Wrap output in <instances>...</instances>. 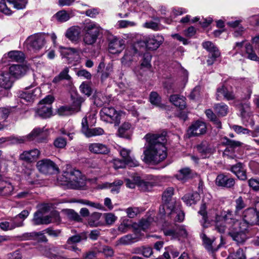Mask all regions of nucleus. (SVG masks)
<instances>
[{
	"label": "nucleus",
	"instance_id": "nucleus-1",
	"mask_svg": "<svg viewBox=\"0 0 259 259\" xmlns=\"http://www.w3.org/2000/svg\"><path fill=\"white\" fill-rule=\"evenodd\" d=\"M207 206L205 203H202L198 211L199 214L202 217L200 221L201 225L204 228H207L212 223L214 224L215 229L220 233H224L228 227V225H230L229 227L234 226L241 225L239 223L238 219L240 215L236 212V210L231 209L224 210L220 214L216 208H212L206 211Z\"/></svg>",
	"mask_w": 259,
	"mask_h": 259
},
{
	"label": "nucleus",
	"instance_id": "nucleus-2",
	"mask_svg": "<svg viewBox=\"0 0 259 259\" xmlns=\"http://www.w3.org/2000/svg\"><path fill=\"white\" fill-rule=\"evenodd\" d=\"M144 138L148 143L144 152L143 160L145 163L158 164L167 157L166 148L164 145L166 142L165 135L148 134Z\"/></svg>",
	"mask_w": 259,
	"mask_h": 259
},
{
	"label": "nucleus",
	"instance_id": "nucleus-3",
	"mask_svg": "<svg viewBox=\"0 0 259 259\" xmlns=\"http://www.w3.org/2000/svg\"><path fill=\"white\" fill-rule=\"evenodd\" d=\"M84 30L83 42L86 45H93L96 42L102 28L97 23L91 22L85 24Z\"/></svg>",
	"mask_w": 259,
	"mask_h": 259
},
{
	"label": "nucleus",
	"instance_id": "nucleus-4",
	"mask_svg": "<svg viewBox=\"0 0 259 259\" xmlns=\"http://www.w3.org/2000/svg\"><path fill=\"white\" fill-rule=\"evenodd\" d=\"M101 119L107 122L118 125L120 122V115L113 107H104L100 112Z\"/></svg>",
	"mask_w": 259,
	"mask_h": 259
},
{
	"label": "nucleus",
	"instance_id": "nucleus-5",
	"mask_svg": "<svg viewBox=\"0 0 259 259\" xmlns=\"http://www.w3.org/2000/svg\"><path fill=\"white\" fill-rule=\"evenodd\" d=\"M54 101L53 96L49 95L40 101L37 110V115L43 118L50 117L52 114V103Z\"/></svg>",
	"mask_w": 259,
	"mask_h": 259
},
{
	"label": "nucleus",
	"instance_id": "nucleus-6",
	"mask_svg": "<svg viewBox=\"0 0 259 259\" xmlns=\"http://www.w3.org/2000/svg\"><path fill=\"white\" fill-rule=\"evenodd\" d=\"M67 175L69 180L67 185L70 188L79 189L85 185L84 179L79 170L74 169L67 173Z\"/></svg>",
	"mask_w": 259,
	"mask_h": 259
},
{
	"label": "nucleus",
	"instance_id": "nucleus-7",
	"mask_svg": "<svg viewBox=\"0 0 259 259\" xmlns=\"http://www.w3.org/2000/svg\"><path fill=\"white\" fill-rule=\"evenodd\" d=\"M36 167L42 174L51 175L59 171V168L56 163L50 159H43L37 162Z\"/></svg>",
	"mask_w": 259,
	"mask_h": 259
},
{
	"label": "nucleus",
	"instance_id": "nucleus-8",
	"mask_svg": "<svg viewBox=\"0 0 259 259\" xmlns=\"http://www.w3.org/2000/svg\"><path fill=\"white\" fill-rule=\"evenodd\" d=\"M242 218L244 221V223L241 224L242 226L259 225V213L253 207L244 210L242 213Z\"/></svg>",
	"mask_w": 259,
	"mask_h": 259
},
{
	"label": "nucleus",
	"instance_id": "nucleus-9",
	"mask_svg": "<svg viewBox=\"0 0 259 259\" xmlns=\"http://www.w3.org/2000/svg\"><path fill=\"white\" fill-rule=\"evenodd\" d=\"M134 180L140 190L144 192L150 191L156 184V180L152 175H147L144 179L140 177H135Z\"/></svg>",
	"mask_w": 259,
	"mask_h": 259
},
{
	"label": "nucleus",
	"instance_id": "nucleus-10",
	"mask_svg": "<svg viewBox=\"0 0 259 259\" xmlns=\"http://www.w3.org/2000/svg\"><path fill=\"white\" fill-rule=\"evenodd\" d=\"M215 183L219 187L232 189L235 186V181L234 178L230 177L229 175L221 173L217 176L215 180Z\"/></svg>",
	"mask_w": 259,
	"mask_h": 259
},
{
	"label": "nucleus",
	"instance_id": "nucleus-11",
	"mask_svg": "<svg viewBox=\"0 0 259 259\" xmlns=\"http://www.w3.org/2000/svg\"><path fill=\"white\" fill-rule=\"evenodd\" d=\"M27 41L33 49L38 51L43 48L46 43L45 35L41 33L34 34L28 37Z\"/></svg>",
	"mask_w": 259,
	"mask_h": 259
},
{
	"label": "nucleus",
	"instance_id": "nucleus-12",
	"mask_svg": "<svg viewBox=\"0 0 259 259\" xmlns=\"http://www.w3.org/2000/svg\"><path fill=\"white\" fill-rule=\"evenodd\" d=\"M13 82L9 73L0 72V94L6 95L8 90L12 87Z\"/></svg>",
	"mask_w": 259,
	"mask_h": 259
},
{
	"label": "nucleus",
	"instance_id": "nucleus-13",
	"mask_svg": "<svg viewBox=\"0 0 259 259\" xmlns=\"http://www.w3.org/2000/svg\"><path fill=\"white\" fill-rule=\"evenodd\" d=\"M206 126L204 122L196 121L192 124L188 130L189 137L199 136L205 133Z\"/></svg>",
	"mask_w": 259,
	"mask_h": 259
},
{
	"label": "nucleus",
	"instance_id": "nucleus-14",
	"mask_svg": "<svg viewBox=\"0 0 259 259\" xmlns=\"http://www.w3.org/2000/svg\"><path fill=\"white\" fill-rule=\"evenodd\" d=\"M239 226L238 230L236 229L229 233L230 236L238 244L243 243L247 238L246 234L247 226Z\"/></svg>",
	"mask_w": 259,
	"mask_h": 259
},
{
	"label": "nucleus",
	"instance_id": "nucleus-15",
	"mask_svg": "<svg viewBox=\"0 0 259 259\" xmlns=\"http://www.w3.org/2000/svg\"><path fill=\"white\" fill-rule=\"evenodd\" d=\"M124 48V41L122 39L113 37L109 40L108 50L110 53H120Z\"/></svg>",
	"mask_w": 259,
	"mask_h": 259
},
{
	"label": "nucleus",
	"instance_id": "nucleus-16",
	"mask_svg": "<svg viewBox=\"0 0 259 259\" xmlns=\"http://www.w3.org/2000/svg\"><path fill=\"white\" fill-rule=\"evenodd\" d=\"M197 151L203 158L209 157L215 152V148L207 141H203L196 147Z\"/></svg>",
	"mask_w": 259,
	"mask_h": 259
},
{
	"label": "nucleus",
	"instance_id": "nucleus-17",
	"mask_svg": "<svg viewBox=\"0 0 259 259\" xmlns=\"http://www.w3.org/2000/svg\"><path fill=\"white\" fill-rule=\"evenodd\" d=\"M164 38L161 35H152L146 38L145 44L149 50H156L162 44Z\"/></svg>",
	"mask_w": 259,
	"mask_h": 259
},
{
	"label": "nucleus",
	"instance_id": "nucleus-18",
	"mask_svg": "<svg viewBox=\"0 0 259 259\" xmlns=\"http://www.w3.org/2000/svg\"><path fill=\"white\" fill-rule=\"evenodd\" d=\"M28 140H35L37 142H42L46 138V133L44 131V128L36 127L34 128L32 132L26 138Z\"/></svg>",
	"mask_w": 259,
	"mask_h": 259
},
{
	"label": "nucleus",
	"instance_id": "nucleus-19",
	"mask_svg": "<svg viewBox=\"0 0 259 259\" xmlns=\"http://www.w3.org/2000/svg\"><path fill=\"white\" fill-rule=\"evenodd\" d=\"M89 150L91 152L97 154L107 155L110 152V149L108 146L99 143L90 144Z\"/></svg>",
	"mask_w": 259,
	"mask_h": 259
},
{
	"label": "nucleus",
	"instance_id": "nucleus-20",
	"mask_svg": "<svg viewBox=\"0 0 259 259\" xmlns=\"http://www.w3.org/2000/svg\"><path fill=\"white\" fill-rule=\"evenodd\" d=\"M27 68L24 65L20 64L12 65L9 67V74L16 78H19L24 76Z\"/></svg>",
	"mask_w": 259,
	"mask_h": 259
},
{
	"label": "nucleus",
	"instance_id": "nucleus-21",
	"mask_svg": "<svg viewBox=\"0 0 259 259\" xmlns=\"http://www.w3.org/2000/svg\"><path fill=\"white\" fill-rule=\"evenodd\" d=\"M230 171L234 174L237 178L241 181H245L247 177L246 170L242 163L238 162L237 164L232 165Z\"/></svg>",
	"mask_w": 259,
	"mask_h": 259
},
{
	"label": "nucleus",
	"instance_id": "nucleus-22",
	"mask_svg": "<svg viewBox=\"0 0 259 259\" xmlns=\"http://www.w3.org/2000/svg\"><path fill=\"white\" fill-rule=\"evenodd\" d=\"M80 29L78 26H72L66 31L65 36L71 42L77 44L79 40Z\"/></svg>",
	"mask_w": 259,
	"mask_h": 259
},
{
	"label": "nucleus",
	"instance_id": "nucleus-23",
	"mask_svg": "<svg viewBox=\"0 0 259 259\" xmlns=\"http://www.w3.org/2000/svg\"><path fill=\"white\" fill-rule=\"evenodd\" d=\"M131 151L125 148H122L120 150V154L125 161L127 165L131 167H135L139 165V162L135 158L130 156Z\"/></svg>",
	"mask_w": 259,
	"mask_h": 259
},
{
	"label": "nucleus",
	"instance_id": "nucleus-24",
	"mask_svg": "<svg viewBox=\"0 0 259 259\" xmlns=\"http://www.w3.org/2000/svg\"><path fill=\"white\" fill-rule=\"evenodd\" d=\"M39 155L40 151L37 149H34L24 151L20 155V159L27 162H32L36 159Z\"/></svg>",
	"mask_w": 259,
	"mask_h": 259
},
{
	"label": "nucleus",
	"instance_id": "nucleus-25",
	"mask_svg": "<svg viewBox=\"0 0 259 259\" xmlns=\"http://www.w3.org/2000/svg\"><path fill=\"white\" fill-rule=\"evenodd\" d=\"M14 188L12 184L6 181L0 182V196L8 197L13 194Z\"/></svg>",
	"mask_w": 259,
	"mask_h": 259
},
{
	"label": "nucleus",
	"instance_id": "nucleus-26",
	"mask_svg": "<svg viewBox=\"0 0 259 259\" xmlns=\"http://www.w3.org/2000/svg\"><path fill=\"white\" fill-rule=\"evenodd\" d=\"M72 104L71 107L74 114L79 112L81 110L82 103L84 101V99L79 95L71 96Z\"/></svg>",
	"mask_w": 259,
	"mask_h": 259
},
{
	"label": "nucleus",
	"instance_id": "nucleus-27",
	"mask_svg": "<svg viewBox=\"0 0 259 259\" xmlns=\"http://www.w3.org/2000/svg\"><path fill=\"white\" fill-rule=\"evenodd\" d=\"M33 221L35 225L49 224L52 223V219H51L50 215L42 216L41 212L39 211L34 213Z\"/></svg>",
	"mask_w": 259,
	"mask_h": 259
},
{
	"label": "nucleus",
	"instance_id": "nucleus-28",
	"mask_svg": "<svg viewBox=\"0 0 259 259\" xmlns=\"http://www.w3.org/2000/svg\"><path fill=\"white\" fill-rule=\"evenodd\" d=\"M185 100L186 98L184 96L179 95H172L169 97L170 102L181 110H183L186 107V103Z\"/></svg>",
	"mask_w": 259,
	"mask_h": 259
},
{
	"label": "nucleus",
	"instance_id": "nucleus-29",
	"mask_svg": "<svg viewBox=\"0 0 259 259\" xmlns=\"http://www.w3.org/2000/svg\"><path fill=\"white\" fill-rule=\"evenodd\" d=\"M123 183L122 180H116L113 183H106L103 184L101 188H109L110 192L113 194H117L119 193L121 186Z\"/></svg>",
	"mask_w": 259,
	"mask_h": 259
},
{
	"label": "nucleus",
	"instance_id": "nucleus-30",
	"mask_svg": "<svg viewBox=\"0 0 259 259\" xmlns=\"http://www.w3.org/2000/svg\"><path fill=\"white\" fill-rule=\"evenodd\" d=\"M137 54L140 55V52L136 45H132L126 50L124 56L122 58V62L126 63L132 60V56Z\"/></svg>",
	"mask_w": 259,
	"mask_h": 259
},
{
	"label": "nucleus",
	"instance_id": "nucleus-31",
	"mask_svg": "<svg viewBox=\"0 0 259 259\" xmlns=\"http://www.w3.org/2000/svg\"><path fill=\"white\" fill-rule=\"evenodd\" d=\"M118 135L126 139H129L132 135L131 124L128 122H124L119 128Z\"/></svg>",
	"mask_w": 259,
	"mask_h": 259
},
{
	"label": "nucleus",
	"instance_id": "nucleus-32",
	"mask_svg": "<svg viewBox=\"0 0 259 259\" xmlns=\"http://www.w3.org/2000/svg\"><path fill=\"white\" fill-rule=\"evenodd\" d=\"M87 239V236L85 233H80L72 236L67 239L65 248H69V247H67V245H74L82 241L85 240Z\"/></svg>",
	"mask_w": 259,
	"mask_h": 259
},
{
	"label": "nucleus",
	"instance_id": "nucleus-33",
	"mask_svg": "<svg viewBox=\"0 0 259 259\" xmlns=\"http://www.w3.org/2000/svg\"><path fill=\"white\" fill-rule=\"evenodd\" d=\"M199 195L197 193H193L185 195L182 197V200L187 205L191 206L195 204L199 200Z\"/></svg>",
	"mask_w": 259,
	"mask_h": 259
},
{
	"label": "nucleus",
	"instance_id": "nucleus-34",
	"mask_svg": "<svg viewBox=\"0 0 259 259\" xmlns=\"http://www.w3.org/2000/svg\"><path fill=\"white\" fill-rule=\"evenodd\" d=\"M244 47L247 58L252 61H258L259 57L256 55L252 45L249 43H246Z\"/></svg>",
	"mask_w": 259,
	"mask_h": 259
},
{
	"label": "nucleus",
	"instance_id": "nucleus-35",
	"mask_svg": "<svg viewBox=\"0 0 259 259\" xmlns=\"http://www.w3.org/2000/svg\"><path fill=\"white\" fill-rule=\"evenodd\" d=\"M192 171L188 167L180 169L176 174V177L178 180L181 181H186L192 178Z\"/></svg>",
	"mask_w": 259,
	"mask_h": 259
},
{
	"label": "nucleus",
	"instance_id": "nucleus-36",
	"mask_svg": "<svg viewBox=\"0 0 259 259\" xmlns=\"http://www.w3.org/2000/svg\"><path fill=\"white\" fill-rule=\"evenodd\" d=\"M69 68L65 67L57 76H56L53 79L52 82L54 83H57L61 80L65 79L69 80L71 79L70 76L68 74Z\"/></svg>",
	"mask_w": 259,
	"mask_h": 259
},
{
	"label": "nucleus",
	"instance_id": "nucleus-37",
	"mask_svg": "<svg viewBox=\"0 0 259 259\" xmlns=\"http://www.w3.org/2000/svg\"><path fill=\"white\" fill-rule=\"evenodd\" d=\"M8 57L11 59V61L18 62H22L24 60V55L21 52L18 51H10L8 53Z\"/></svg>",
	"mask_w": 259,
	"mask_h": 259
},
{
	"label": "nucleus",
	"instance_id": "nucleus-38",
	"mask_svg": "<svg viewBox=\"0 0 259 259\" xmlns=\"http://www.w3.org/2000/svg\"><path fill=\"white\" fill-rule=\"evenodd\" d=\"M235 210L241 215L242 210L247 206L245 200L242 196L238 197L234 201Z\"/></svg>",
	"mask_w": 259,
	"mask_h": 259
},
{
	"label": "nucleus",
	"instance_id": "nucleus-39",
	"mask_svg": "<svg viewBox=\"0 0 259 259\" xmlns=\"http://www.w3.org/2000/svg\"><path fill=\"white\" fill-rule=\"evenodd\" d=\"M200 237L203 241V245L205 248L209 251H213L215 250L213 247V243L214 241L213 238L210 239L205 234H201Z\"/></svg>",
	"mask_w": 259,
	"mask_h": 259
},
{
	"label": "nucleus",
	"instance_id": "nucleus-40",
	"mask_svg": "<svg viewBox=\"0 0 259 259\" xmlns=\"http://www.w3.org/2000/svg\"><path fill=\"white\" fill-rule=\"evenodd\" d=\"M24 237L26 239H31L33 238H37L38 240L41 242H46L48 239L44 233L41 232H32L27 233L24 235Z\"/></svg>",
	"mask_w": 259,
	"mask_h": 259
},
{
	"label": "nucleus",
	"instance_id": "nucleus-41",
	"mask_svg": "<svg viewBox=\"0 0 259 259\" xmlns=\"http://www.w3.org/2000/svg\"><path fill=\"white\" fill-rule=\"evenodd\" d=\"M214 110L219 116H224L228 112V107L223 103L216 104L214 106Z\"/></svg>",
	"mask_w": 259,
	"mask_h": 259
},
{
	"label": "nucleus",
	"instance_id": "nucleus-42",
	"mask_svg": "<svg viewBox=\"0 0 259 259\" xmlns=\"http://www.w3.org/2000/svg\"><path fill=\"white\" fill-rule=\"evenodd\" d=\"M59 22L62 23L68 21L70 18V14L65 10L58 12L53 16Z\"/></svg>",
	"mask_w": 259,
	"mask_h": 259
},
{
	"label": "nucleus",
	"instance_id": "nucleus-43",
	"mask_svg": "<svg viewBox=\"0 0 259 259\" xmlns=\"http://www.w3.org/2000/svg\"><path fill=\"white\" fill-rule=\"evenodd\" d=\"M10 141L12 144H20L24 142V138L21 137L12 136L7 138H0V144Z\"/></svg>",
	"mask_w": 259,
	"mask_h": 259
},
{
	"label": "nucleus",
	"instance_id": "nucleus-44",
	"mask_svg": "<svg viewBox=\"0 0 259 259\" xmlns=\"http://www.w3.org/2000/svg\"><path fill=\"white\" fill-rule=\"evenodd\" d=\"M223 144L232 149L242 146L243 143L240 141L232 140L225 137L223 138Z\"/></svg>",
	"mask_w": 259,
	"mask_h": 259
},
{
	"label": "nucleus",
	"instance_id": "nucleus-45",
	"mask_svg": "<svg viewBox=\"0 0 259 259\" xmlns=\"http://www.w3.org/2000/svg\"><path fill=\"white\" fill-rule=\"evenodd\" d=\"M173 205L168 203L161 205L159 206V212L161 216H163L166 214H170L172 212Z\"/></svg>",
	"mask_w": 259,
	"mask_h": 259
},
{
	"label": "nucleus",
	"instance_id": "nucleus-46",
	"mask_svg": "<svg viewBox=\"0 0 259 259\" xmlns=\"http://www.w3.org/2000/svg\"><path fill=\"white\" fill-rule=\"evenodd\" d=\"M149 100L152 104L162 107V105L161 103V97L157 93L152 92L150 94Z\"/></svg>",
	"mask_w": 259,
	"mask_h": 259
},
{
	"label": "nucleus",
	"instance_id": "nucleus-47",
	"mask_svg": "<svg viewBox=\"0 0 259 259\" xmlns=\"http://www.w3.org/2000/svg\"><path fill=\"white\" fill-rule=\"evenodd\" d=\"M206 116L210 121L215 124L218 128H221V122L216 115L210 109H207L205 112Z\"/></svg>",
	"mask_w": 259,
	"mask_h": 259
},
{
	"label": "nucleus",
	"instance_id": "nucleus-48",
	"mask_svg": "<svg viewBox=\"0 0 259 259\" xmlns=\"http://www.w3.org/2000/svg\"><path fill=\"white\" fill-rule=\"evenodd\" d=\"M104 134V131L101 127L89 128L84 135L87 137L90 138L94 136L102 135Z\"/></svg>",
	"mask_w": 259,
	"mask_h": 259
},
{
	"label": "nucleus",
	"instance_id": "nucleus-49",
	"mask_svg": "<svg viewBox=\"0 0 259 259\" xmlns=\"http://www.w3.org/2000/svg\"><path fill=\"white\" fill-rule=\"evenodd\" d=\"M7 2L9 6L18 10L24 8L26 4V0H7Z\"/></svg>",
	"mask_w": 259,
	"mask_h": 259
},
{
	"label": "nucleus",
	"instance_id": "nucleus-50",
	"mask_svg": "<svg viewBox=\"0 0 259 259\" xmlns=\"http://www.w3.org/2000/svg\"><path fill=\"white\" fill-rule=\"evenodd\" d=\"M101 215L100 212H94L90 216L89 219V224L91 226L97 227L99 225L98 221L99 220Z\"/></svg>",
	"mask_w": 259,
	"mask_h": 259
},
{
	"label": "nucleus",
	"instance_id": "nucleus-51",
	"mask_svg": "<svg viewBox=\"0 0 259 259\" xmlns=\"http://www.w3.org/2000/svg\"><path fill=\"white\" fill-rule=\"evenodd\" d=\"M172 212L170 214V215H175L174 217V220L176 222H181L183 221L185 218V214L183 211L181 210L176 209V207H172Z\"/></svg>",
	"mask_w": 259,
	"mask_h": 259
},
{
	"label": "nucleus",
	"instance_id": "nucleus-52",
	"mask_svg": "<svg viewBox=\"0 0 259 259\" xmlns=\"http://www.w3.org/2000/svg\"><path fill=\"white\" fill-rule=\"evenodd\" d=\"M174 189L172 187L167 188L163 193L162 200L165 203H169L172 196L174 195Z\"/></svg>",
	"mask_w": 259,
	"mask_h": 259
},
{
	"label": "nucleus",
	"instance_id": "nucleus-53",
	"mask_svg": "<svg viewBox=\"0 0 259 259\" xmlns=\"http://www.w3.org/2000/svg\"><path fill=\"white\" fill-rule=\"evenodd\" d=\"M19 97L22 99H23L27 102H30L34 99L35 95H34L33 92L29 91L22 92L20 93Z\"/></svg>",
	"mask_w": 259,
	"mask_h": 259
},
{
	"label": "nucleus",
	"instance_id": "nucleus-54",
	"mask_svg": "<svg viewBox=\"0 0 259 259\" xmlns=\"http://www.w3.org/2000/svg\"><path fill=\"white\" fill-rule=\"evenodd\" d=\"M58 113L61 116H68L73 114V111L70 106H63L58 109Z\"/></svg>",
	"mask_w": 259,
	"mask_h": 259
},
{
	"label": "nucleus",
	"instance_id": "nucleus-55",
	"mask_svg": "<svg viewBox=\"0 0 259 259\" xmlns=\"http://www.w3.org/2000/svg\"><path fill=\"white\" fill-rule=\"evenodd\" d=\"M227 259H246V257L243 249L239 248L236 252L230 254Z\"/></svg>",
	"mask_w": 259,
	"mask_h": 259
},
{
	"label": "nucleus",
	"instance_id": "nucleus-56",
	"mask_svg": "<svg viewBox=\"0 0 259 259\" xmlns=\"http://www.w3.org/2000/svg\"><path fill=\"white\" fill-rule=\"evenodd\" d=\"M79 88L81 92L88 97L90 96L92 94L93 90L91 86L87 83L82 82L80 85Z\"/></svg>",
	"mask_w": 259,
	"mask_h": 259
},
{
	"label": "nucleus",
	"instance_id": "nucleus-57",
	"mask_svg": "<svg viewBox=\"0 0 259 259\" xmlns=\"http://www.w3.org/2000/svg\"><path fill=\"white\" fill-rule=\"evenodd\" d=\"M125 211L128 218H134L140 213V209L139 207H131L127 208Z\"/></svg>",
	"mask_w": 259,
	"mask_h": 259
},
{
	"label": "nucleus",
	"instance_id": "nucleus-58",
	"mask_svg": "<svg viewBox=\"0 0 259 259\" xmlns=\"http://www.w3.org/2000/svg\"><path fill=\"white\" fill-rule=\"evenodd\" d=\"M152 56L149 53H145L143 55V60L141 62V66L142 67L149 68L151 67V60Z\"/></svg>",
	"mask_w": 259,
	"mask_h": 259
},
{
	"label": "nucleus",
	"instance_id": "nucleus-59",
	"mask_svg": "<svg viewBox=\"0 0 259 259\" xmlns=\"http://www.w3.org/2000/svg\"><path fill=\"white\" fill-rule=\"evenodd\" d=\"M78 203H81L83 205H88L90 207L100 209L101 208V205L98 203H95L87 199H80L77 201Z\"/></svg>",
	"mask_w": 259,
	"mask_h": 259
},
{
	"label": "nucleus",
	"instance_id": "nucleus-60",
	"mask_svg": "<svg viewBox=\"0 0 259 259\" xmlns=\"http://www.w3.org/2000/svg\"><path fill=\"white\" fill-rule=\"evenodd\" d=\"M202 46L203 48L209 52V54L214 53L215 51H219L214 44L209 41L204 42L202 44Z\"/></svg>",
	"mask_w": 259,
	"mask_h": 259
},
{
	"label": "nucleus",
	"instance_id": "nucleus-61",
	"mask_svg": "<svg viewBox=\"0 0 259 259\" xmlns=\"http://www.w3.org/2000/svg\"><path fill=\"white\" fill-rule=\"evenodd\" d=\"M66 140L61 137L56 138L54 141L55 147L58 148H64L66 146Z\"/></svg>",
	"mask_w": 259,
	"mask_h": 259
},
{
	"label": "nucleus",
	"instance_id": "nucleus-62",
	"mask_svg": "<svg viewBox=\"0 0 259 259\" xmlns=\"http://www.w3.org/2000/svg\"><path fill=\"white\" fill-rule=\"evenodd\" d=\"M151 218L142 219L139 222V228L145 230L148 228L151 222Z\"/></svg>",
	"mask_w": 259,
	"mask_h": 259
},
{
	"label": "nucleus",
	"instance_id": "nucleus-63",
	"mask_svg": "<svg viewBox=\"0 0 259 259\" xmlns=\"http://www.w3.org/2000/svg\"><path fill=\"white\" fill-rule=\"evenodd\" d=\"M223 155L228 159H234L236 157L234 149L228 146L224 151Z\"/></svg>",
	"mask_w": 259,
	"mask_h": 259
},
{
	"label": "nucleus",
	"instance_id": "nucleus-64",
	"mask_svg": "<svg viewBox=\"0 0 259 259\" xmlns=\"http://www.w3.org/2000/svg\"><path fill=\"white\" fill-rule=\"evenodd\" d=\"M248 184L254 191H259V178L250 179Z\"/></svg>",
	"mask_w": 259,
	"mask_h": 259
}]
</instances>
